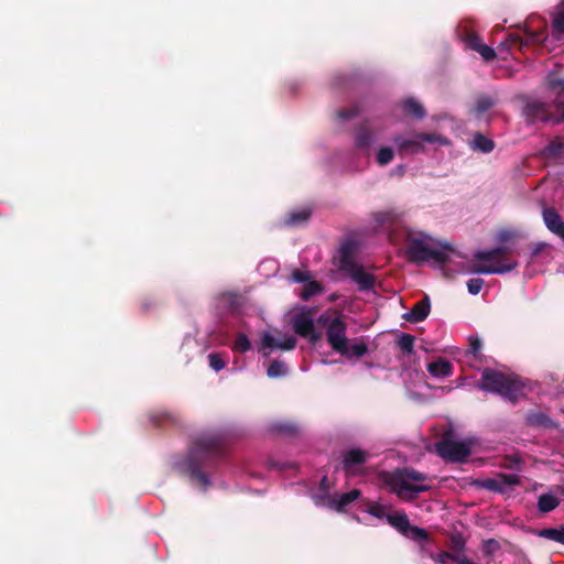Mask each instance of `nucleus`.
Listing matches in <instances>:
<instances>
[{"instance_id":"obj_2","label":"nucleus","mask_w":564,"mask_h":564,"mask_svg":"<svg viewBox=\"0 0 564 564\" xmlns=\"http://www.w3.org/2000/svg\"><path fill=\"white\" fill-rule=\"evenodd\" d=\"M381 479L391 492L403 500L413 499L417 494L431 488L430 480L424 474L408 468L383 473Z\"/></svg>"},{"instance_id":"obj_22","label":"nucleus","mask_w":564,"mask_h":564,"mask_svg":"<svg viewBox=\"0 0 564 564\" xmlns=\"http://www.w3.org/2000/svg\"><path fill=\"white\" fill-rule=\"evenodd\" d=\"M343 356L346 357H361L367 352V346L361 340L347 341L344 348L338 350Z\"/></svg>"},{"instance_id":"obj_23","label":"nucleus","mask_w":564,"mask_h":564,"mask_svg":"<svg viewBox=\"0 0 564 564\" xmlns=\"http://www.w3.org/2000/svg\"><path fill=\"white\" fill-rule=\"evenodd\" d=\"M558 505L560 499L553 494H543L538 500V508L543 513L554 510Z\"/></svg>"},{"instance_id":"obj_13","label":"nucleus","mask_w":564,"mask_h":564,"mask_svg":"<svg viewBox=\"0 0 564 564\" xmlns=\"http://www.w3.org/2000/svg\"><path fill=\"white\" fill-rule=\"evenodd\" d=\"M480 486L490 491L505 492L518 484V477L516 475L499 474L492 478H486L481 480Z\"/></svg>"},{"instance_id":"obj_6","label":"nucleus","mask_w":564,"mask_h":564,"mask_svg":"<svg viewBox=\"0 0 564 564\" xmlns=\"http://www.w3.org/2000/svg\"><path fill=\"white\" fill-rule=\"evenodd\" d=\"M394 143L401 153H419L425 150L424 143L447 145L449 141L441 134L419 133L410 138L397 137Z\"/></svg>"},{"instance_id":"obj_19","label":"nucleus","mask_w":564,"mask_h":564,"mask_svg":"<svg viewBox=\"0 0 564 564\" xmlns=\"http://www.w3.org/2000/svg\"><path fill=\"white\" fill-rule=\"evenodd\" d=\"M465 43L469 48L478 52L485 61H490L496 56L494 48L482 44L479 37L475 34H467L465 37Z\"/></svg>"},{"instance_id":"obj_9","label":"nucleus","mask_w":564,"mask_h":564,"mask_svg":"<svg viewBox=\"0 0 564 564\" xmlns=\"http://www.w3.org/2000/svg\"><path fill=\"white\" fill-rule=\"evenodd\" d=\"M437 454L449 462H463L470 455L468 442L444 440L436 445Z\"/></svg>"},{"instance_id":"obj_29","label":"nucleus","mask_w":564,"mask_h":564,"mask_svg":"<svg viewBox=\"0 0 564 564\" xmlns=\"http://www.w3.org/2000/svg\"><path fill=\"white\" fill-rule=\"evenodd\" d=\"M288 372L286 366L278 360H274L271 362V365L268 367L267 373L271 378L282 377L285 376Z\"/></svg>"},{"instance_id":"obj_18","label":"nucleus","mask_w":564,"mask_h":564,"mask_svg":"<svg viewBox=\"0 0 564 564\" xmlns=\"http://www.w3.org/2000/svg\"><path fill=\"white\" fill-rule=\"evenodd\" d=\"M431 311V304L429 297L425 296L419 301L408 313L403 315V318L411 323H419L424 321Z\"/></svg>"},{"instance_id":"obj_47","label":"nucleus","mask_w":564,"mask_h":564,"mask_svg":"<svg viewBox=\"0 0 564 564\" xmlns=\"http://www.w3.org/2000/svg\"><path fill=\"white\" fill-rule=\"evenodd\" d=\"M264 264H269L270 267L273 268V270H275V263L274 262H271V261H268V262H263L262 265Z\"/></svg>"},{"instance_id":"obj_33","label":"nucleus","mask_w":564,"mask_h":564,"mask_svg":"<svg viewBox=\"0 0 564 564\" xmlns=\"http://www.w3.org/2000/svg\"><path fill=\"white\" fill-rule=\"evenodd\" d=\"M208 360H209L210 368H213L215 371H219V370L224 369L226 366L225 361L221 359L220 355H218V354H209Z\"/></svg>"},{"instance_id":"obj_24","label":"nucleus","mask_w":564,"mask_h":564,"mask_svg":"<svg viewBox=\"0 0 564 564\" xmlns=\"http://www.w3.org/2000/svg\"><path fill=\"white\" fill-rule=\"evenodd\" d=\"M402 108L409 115H412L416 118H423L425 115V110L423 106L413 98H408L402 102Z\"/></svg>"},{"instance_id":"obj_37","label":"nucleus","mask_w":564,"mask_h":564,"mask_svg":"<svg viewBox=\"0 0 564 564\" xmlns=\"http://www.w3.org/2000/svg\"><path fill=\"white\" fill-rule=\"evenodd\" d=\"M367 511L370 514H372V516H375L376 518H379V519H381L383 517H387L384 508L381 505L377 503V502L370 503L368 506Z\"/></svg>"},{"instance_id":"obj_8","label":"nucleus","mask_w":564,"mask_h":564,"mask_svg":"<svg viewBox=\"0 0 564 564\" xmlns=\"http://www.w3.org/2000/svg\"><path fill=\"white\" fill-rule=\"evenodd\" d=\"M318 322L327 325L326 336L332 348L336 351L343 349L348 341L344 321L340 317L330 319L328 315H321Z\"/></svg>"},{"instance_id":"obj_17","label":"nucleus","mask_w":564,"mask_h":564,"mask_svg":"<svg viewBox=\"0 0 564 564\" xmlns=\"http://www.w3.org/2000/svg\"><path fill=\"white\" fill-rule=\"evenodd\" d=\"M367 453L360 449H350L344 457V469L349 476L358 473L360 465L366 460Z\"/></svg>"},{"instance_id":"obj_26","label":"nucleus","mask_w":564,"mask_h":564,"mask_svg":"<svg viewBox=\"0 0 564 564\" xmlns=\"http://www.w3.org/2000/svg\"><path fill=\"white\" fill-rule=\"evenodd\" d=\"M539 535L564 544V527L561 529H543L540 531Z\"/></svg>"},{"instance_id":"obj_31","label":"nucleus","mask_w":564,"mask_h":564,"mask_svg":"<svg viewBox=\"0 0 564 564\" xmlns=\"http://www.w3.org/2000/svg\"><path fill=\"white\" fill-rule=\"evenodd\" d=\"M251 348V343L243 334H239L234 343V349L240 352H246Z\"/></svg>"},{"instance_id":"obj_43","label":"nucleus","mask_w":564,"mask_h":564,"mask_svg":"<svg viewBox=\"0 0 564 564\" xmlns=\"http://www.w3.org/2000/svg\"><path fill=\"white\" fill-rule=\"evenodd\" d=\"M511 237H512V232L509 230H501L498 232V240L500 242L508 241L509 239H511Z\"/></svg>"},{"instance_id":"obj_20","label":"nucleus","mask_w":564,"mask_h":564,"mask_svg":"<svg viewBox=\"0 0 564 564\" xmlns=\"http://www.w3.org/2000/svg\"><path fill=\"white\" fill-rule=\"evenodd\" d=\"M524 112L532 121H547L550 119L546 106L536 100L528 102Z\"/></svg>"},{"instance_id":"obj_49","label":"nucleus","mask_w":564,"mask_h":564,"mask_svg":"<svg viewBox=\"0 0 564 564\" xmlns=\"http://www.w3.org/2000/svg\"><path fill=\"white\" fill-rule=\"evenodd\" d=\"M512 44L518 41V37H511Z\"/></svg>"},{"instance_id":"obj_38","label":"nucleus","mask_w":564,"mask_h":564,"mask_svg":"<svg viewBox=\"0 0 564 564\" xmlns=\"http://www.w3.org/2000/svg\"><path fill=\"white\" fill-rule=\"evenodd\" d=\"M292 279L295 282L305 284V283H307V281L312 280V276H311V273L308 271H300V270H297V271L293 272Z\"/></svg>"},{"instance_id":"obj_44","label":"nucleus","mask_w":564,"mask_h":564,"mask_svg":"<svg viewBox=\"0 0 564 564\" xmlns=\"http://www.w3.org/2000/svg\"><path fill=\"white\" fill-rule=\"evenodd\" d=\"M552 87L555 89V88H560L561 90L564 89V80H554L552 82Z\"/></svg>"},{"instance_id":"obj_42","label":"nucleus","mask_w":564,"mask_h":564,"mask_svg":"<svg viewBox=\"0 0 564 564\" xmlns=\"http://www.w3.org/2000/svg\"><path fill=\"white\" fill-rule=\"evenodd\" d=\"M357 113V108H351V109H347V110H340L338 112V117L343 120H346V119H349L354 116H356Z\"/></svg>"},{"instance_id":"obj_3","label":"nucleus","mask_w":564,"mask_h":564,"mask_svg":"<svg viewBox=\"0 0 564 564\" xmlns=\"http://www.w3.org/2000/svg\"><path fill=\"white\" fill-rule=\"evenodd\" d=\"M218 436L209 435L197 440L191 455L186 463V470L206 488L209 485L207 476L202 473V462L208 460L209 458L220 453L221 444Z\"/></svg>"},{"instance_id":"obj_40","label":"nucleus","mask_w":564,"mask_h":564,"mask_svg":"<svg viewBox=\"0 0 564 564\" xmlns=\"http://www.w3.org/2000/svg\"><path fill=\"white\" fill-rule=\"evenodd\" d=\"M563 149L564 143L561 140H554L547 145L546 151L551 154H558Z\"/></svg>"},{"instance_id":"obj_30","label":"nucleus","mask_w":564,"mask_h":564,"mask_svg":"<svg viewBox=\"0 0 564 564\" xmlns=\"http://www.w3.org/2000/svg\"><path fill=\"white\" fill-rule=\"evenodd\" d=\"M394 156L393 150L389 147H382L377 152L376 160L379 165H387L389 164Z\"/></svg>"},{"instance_id":"obj_32","label":"nucleus","mask_w":564,"mask_h":564,"mask_svg":"<svg viewBox=\"0 0 564 564\" xmlns=\"http://www.w3.org/2000/svg\"><path fill=\"white\" fill-rule=\"evenodd\" d=\"M413 344H414V338L410 334H402L399 337L398 345L405 352H411L412 351Z\"/></svg>"},{"instance_id":"obj_21","label":"nucleus","mask_w":564,"mask_h":564,"mask_svg":"<svg viewBox=\"0 0 564 564\" xmlns=\"http://www.w3.org/2000/svg\"><path fill=\"white\" fill-rule=\"evenodd\" d=\"M452 368V364L444 358H438L427 365V371L436 378L449 377Z\"/></svg>"},{"instance_id":"obj_45","label":"nucleus","mask_w":564,"mask_h":564,"mask_svg":"<svg viewBox=\"0 0 564 564\" xmlns=\"http://www.w3.org/2000/svg\"><path fill=\"white\" fill-rule=\"evenodd\" d=\"M490 105H491V104H490L489 101H486V102H484V104H480V105H479L480 110H482V111H484V110L488 109V108L490 107Z\"/></svg>"},{"instance_id":"obj_25","label":"nucleus","mask_w":564,"mask_h":564,"mask_svg":"<svg viewBox=\"0 0 564 564\" xmlns=\"http://www.w3.org/2000/svg\"><path fill=\"white\" fill-rule=\"evenodd\" d=\"M471 147L473 149L479 150L480 152L489 153L494 150V142L490 139L478 133L474 137Z\"/></svg>"},{"instance_id":"obj_36","label":"nucleus","mask_w":564,"mask_h":564,"mask_svg":"<svg viewBox=\"0 0 564 564\" xmlns=\"http://www.w3.org/2000/svg\"><path fill=\"white\" fill-rule=\"evenodd\" d=\"M553 29L557 36L564 34V12L558 13L553 20Z\"/></svg>"},{"instance_id":"obj_34","label":"nucleus","mask_w":564,"mask_h":564,"mask_svg":"<svg viewBox=\"0 0 564 564\" xmlns=\"http://www.w3.org/2000/svg\"><path fill=\"white\" fill-rule=\"evenodd\" d=\"M482 285H484V280L479 279V278L470 279L467 282L468 292L473 295L478 294L481 291Z\"/></svg>"},{"instance_id":"obj_10","label":"nucleus","mask_w":564,"mask_h":564,"mask_svg":"<svg viewBox=\"0 0 564 564\" xmlns=\"http://www.w3.org/2000/svg\"><path fill=\"white\" fill-rule=\"evenodd\" d=\"M387 519L392 527L409 539L417 542H423L427 539L426 532L423 529L410 524L404 512L389 513L387 514Z\"/></svg>"},{"instance_id":"obj_28","label":"nucleus","mask_w":564,"mask_h":564,"mask_svg":"<svg viewBox=\"0 0 564 564\" xmlns=\"http://www.w3.org/2000/svg\"><path fill=\"white\" fill-rule=\"evenodd\" d=\"M322 291L321 284L314 280L307 281V283L303 284V289L301 291V296L304 300H308L310 297L318 294Z\"/></svg>"},{"instance_id":"obj_48","label":"nucleus","mask_w":564,"mask_h":564,"mask_svg":"<svg viewBox=\"0 0 564 564\" xmlns=\"http://www.w3.org/2000/svg\"><path fill=\"white\" fill-rule=\"evenodd\" d=\"M321 485H322V487H325V488H326V486H327V478H326V477H324V478L322 479Z\"/></svg>"},{"instance_id":"obj_4","label":"nucleus","mask_w":564,"mask_h":564,"mask_svg":"<svg viewBox=\"0 0 564 564\" xmlns=\"http://www.w3.org/2000/svg\"><path fill=\"white\" fill-rule=\"evenodd\" d=\"M481 390L500 394L505 399L516 401L523 395L524 386L518 377L505 375L502 372L485 369L481 376V382L478 383Z\"/></svg>"},{"instance_id":"obj_1","label":"nucleus","mask_w":564,"mask_h":564,"mask_svg":"<svg viewBox=\"0 0 564 564\" xmlns=\"http://www.w3.org/2000/svg\"><path fill=\"white\" fill-rule=\"evenodd\" d=\"M378 226L388 234L389 240L399 247L409 261L421 264L432 262L446 265L460 253L449 245L435 240L423 231L414 230L404 225V213L398 209H387L373 215Z\"/></svg>"},{"instance_id":"obj_35","label":"nucleus","mask_w":564,"mask_h":564,"mask_svg":"<svg viewBox=\"0 0 564 564\" xmlns=\"http://www.w3.org/2000/svg\"><path fill=\"white\" fill-rule=\"evenodd\" d=\"M480 349H481L480 340L479 339H473L470 341V348L466 352V358L467 359L477 358L478 355H479Z\"/></svg>"},{"instance_id":"obj_11","label":"nucleus","mask_w":564,"mask_h":564,"mask_svg":"<svg viewBox=\"0 0 564 564\" xmlns=\"http://www.w3.org/2000/svg\"><path fill=\"white\" fill-rule=\"evenodd\" d=\"M296 339L292 335L264 333L261 340V350L268 356L273 349L292 350Z\"/></svg>"},{"instance_id":"obj_46","label":"nucleus","mask_w":564,"mask_h":564,"mask_svg":"<svg viewBox=\"0 0 564 564\" xmlns=\"http://www.w3.org/2000/svg\"><path fill=\"white\" fill-rule=\"evenodd\" d=\"M459 564H474L473 562L468 561L467 558H462L459 561Z\"/></svg>"},{"instance_id":"obj_7","label":"nucleus","mask_w":564,"mask_h":564,"mask_svg":"<svg viewBox=\"0 0 564 564\" xmlns=\"http://www.w3.org/2000/svg\"><path fill=\"white\" fill-rule=\"evenodd\" d=\"M339 267L358 284L360 290H370L373 288L375 276L354 262L349 257L346 247L341 248Z\"/></svg>"},{"instance_id":"obj_14","label":"nucleus","mask_w":564,"mask_h":564,"mask_svg":"<svg viewBox=\"0 0 564 564\" xmlns=\"http://www.w3.org/2000/svg\"><path fill=\"white\" fill-rule=\"evenodd\" d=\"M546 23L540 18H530L525 25V45L542 43L546 40L544 36Z\"/></svg>"},{"instance_id":"obj_27","label":"nucleus","mask_w":564,"mask_h":564,"mask_svg":"<svg viewBox=\"0 0 564 564\" xmlns=\"http://www.w3.org/2000/svg\"><path fill=\"white\" fill-rule=\"evenodd\" d=\"M311 215L310 209L303 208L296 212H292L286 220L288 225L296 226L308 219Z\"/></svg>"},{"instance_id":"obj_5","label":"nucleus","mask_w":564,"mask_h":564,"mask_svg":"<svg viewBox=\"0 0 564 564\" xmlns=\"http://www.w3.org/2000/svg\"><path fill=\"white\" fill-rule=\"evenodd\" d=\"M508 251V248L499 247L488 251L476 252V262L471 267V272L479 274H502L511 271L517 267V262L505 259V254Z\"/></svg>"},{"instance_id":"obj_16","label":"nucleus","mask_w":564,"mask_h":564,"mask_svg":"<svg viewBox=\"0 0 564 564\" xmlns=\"http://www.w3.org/2000/svg\"><path fill=\"white\" fill-rule=\"evenodd\" d=\"M542 215L547 229L564 240V221L555 209L544 208Z\"/></svg>"},{"instance_id":"obj_12","label":"nucleus","mask_w":564,"mask_h":564,"mask_svg":"<svg viewBox=\"0 0 564 564\" xmlns=\"http://www.w3.org/2000/svg\"><path fill=\"white\" fill-rule=\"evenodd\" d=\"M292 326L296 334L316 340L318 335L314 328V315L311 311H301L292 317Z\"/></svg>"},{"instance_id":"obj_41","label":"nucleus","mask_w":564,"mask_h":564,"mask_svg":"<svg viewBox=\"0 0 564 564\" xmlns=\"http://www.w3.org/2000/svg\"><path fill=\"white\" fill-rule=\"evenodd\" d=\"M371 142V135L366 132V131H361L358 133L357 135V145L359 148H364V147H368Z\"/></svg>"},{"instance_id":"obj_39","label":"nucleus","mask_w":564,"mask_h":564,"mask_svg":"<svg viewBox=\"0 0 564 564\" xmlns=\"http://www.w3.org/2000/svg\"><path fill=\"white\" fill-rule=\"evenodd\" d=\"M462 558H465V557H464V556H456V557H455V556H453V555H452V554H449V553L443 552V553L438 554V556H437V562H438L440 564H448L449 562L455 561L457 564H459V561H460Z\"/></svg>"},{"instance_id":"obj_15","label":"nucleus","mask_w":564,"mask_h":564,"mask_svg":"<svg viewBox=\"0 0 564 564\" xmlns=\"http://www.w3.org/2000/svg\"><path fill=\"white\" fill-rule=\"evenodd\" d=\"M360 495L361 492L358 489H352L349 492L335 495L327 498L326 506L336 511H341L345 507L359 499Z\"/></svg>"}]
</instances>
